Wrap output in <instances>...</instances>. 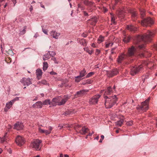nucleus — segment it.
<instances>
[{"mask_svg": "<svg viewBox=\"0 0 157 157\" xmlns=\"http://www.w3.org/2000/svg\"><path fill=\"white\" fill-rule=\"evenodd\" d=\"M154 33L148 31L146 33L142 36H138L135 39L134 43L138 45V48H135L132 46L131 48H128V55L129 56H135L138 51L139 49H141L144 47L143 44L146 42L150 41Z\"/></svg>", "mask_w": 157, "mask_h": 157, "instance_id": "obj_1", "label": "nucleus"}, {"mask_svg": "<svg viewBox=\"0 0 157 157\" xmlns=\"http://www.w3.org/2000/svg\"><path fill=\"white\" fill-rule=\"evenodd\" d=\"M105 105L107 108H111L116 103L117 98L115 95L113 96H105Z\"/></svg>", "mask_w": 157, "mask_h": 157, "instance_id": "obj_2", "label": "nucleus"}, {"mask_svg": "<svg viewBox=\"0 0 157 157\" xmlns=\"http://www.w3.org/2000/svg\"><path fill=\"white\" fill-rule=\"evenodd\" d=\"M69 97L68 95H64L63 97H58L53 99V102L54 104H57L59 105L64 104L69 99Z\"/></svg>", "mask_w": 157, "mask_h": 157, "instance_id": "obj_3", "label": "nucleus"}, {"mask_svg": "<svg viewBox=\"0 0 157 157\" xmlns=\"http://www.w3.org/2000/svg\"><path fill=\"white\" fill-rule=\"evenodd\" d=\"M150 98H148L145 101L141 103L140 105H138L136 107V109L138 111L141 110L143 111H146L148 108V105Z\"/></svg>", "mask_w": 157, "mask_h": 157, "instance_id": "obj_4", "label": "nucleus"}, {"mask_svg": "<svg viewBox=\"0 0 157 157\" xmlns=\"http://www.w3.org/2000/svg\"><path fill=\"white\" fill-rule=\"evenodd\" d=\"M41 142V140L38 139H34L31 142V147L35 148L36 150H39L41 148L40 144Z\"/></svg>", "mask_w": 157, "mask_h": 157, "instance_id": "obj_5", "label": "nucleus"}, {"mask_svg": "<svg viewBox=\"0 0 157 157\" xmlns=\"http://www.w3.org/2000/svg\"><path fill=\"white\" fill-rule=\"evenodd\" d=\"M83 2L85 5L87 6L86 10L89 12H92L94 9V3L92 1H90L88 0H84Z\"/></svg>", "mask_w": 157, "mask_h": 157, "instance_id": "obj_6", "label": "nucleus"}, {"mask_svg": "<svg viewBox=\"0 0 157 157\" xmlns=\"http://www.w3.org/2000/svg\"><path fill=\"white\" fill-rule=\"evenodd\" d=\"M153 23V21L151 18L148 17L142 21L141 24L143 26H147V25H150Z\"/></svg>", "mask_w": 157, "mask_h": 157, "instance_id": "obj_7", "label": "nucleus"}, {"mask_svg": "<svg viewBox=\"0 0 157 157\" xmlns=\"http://www.w3.org/2000/svg\"><path fill=\"white\" fill-rule=\"evenodd\" d=\"M143 66L140 65L138 67H132L130 72V74L132 75H134L140 71L142 68Z\"/></svg>", "mask_w": 157, "mask_h": 157, "instance_id": "obj_8", "label": "nucleus"}, {"mask_svg": "<svg viewBox=\"0 0 157 157\" xmlns=\"http://www.w3.org/2000/svg\"><path fill=\"white\" fill-rule=\"evenodd\" d=\"M80 126H78L75 128L77 132H79L81 134L84 135L86 133L88 132L89 130L88 128H86L85 127H82L81 129H79L80 128Z\"/></svg>", "mask_w": 157, "mask_h": 157, "instance_id": "obj_9", "label": "nucleus"}, {"mask_svg": "<svg viewBox=\"0 0 157 157\" xmlns=\"http://www.w3.org/2000/svg\"><path fill=\"white\" fill-rule=\"evenodd\" d=\"M33 80L32 78H24L20 80V82L23 84L24 86H28L32 84V81Z\"/></svg>", "mask_w": 157, "mask_h": 157, "instance_id": "obj_10", "label": "nucleus"}, {"mask_svg": "<svg viewBox=\"0 0 157 157\" xmlns=\"http://www.w3.org/2000/svg\"><path fill=\"white\" fill-rule=\"evenodd\" d=\"M101 97V95L99 94L96 95L94 96L89 100L90 104L92 105H95L96 104L98 101L99 99Z\"/></svg>", "mask_w": 157, "mask_h": 157, "instance_id": "obj_11", "label": "nucleus"}, {"mask_svg": "<svg viewBox=\"0 0 157 157\" xmlns=\"http://www.w3.org/2000/svg\"><path fill=\"white\" fill-rule=\"evenodd\" d=\"M15 142L16 144L19 146L22 145L25 143L24 138L20 136H18L16 138Z\"/></svg>", "mask_w": 157, "mask_h": 157, "instance_id": "obj_12", "label": "nucleus"}, {"mask_svg": "<svg viewBox=\"0 0 157 157\" xmlns=\"http://www.w3.org/2000/svg\"><path fill=\"white\" fill-rule=\"evenodd\" d=\"M118 73V71L117 69H114L112 71H108L107 73V75L108 77H112L117 75Z\"/></svg>", "mask_w": 157, "mask_h": 157, "instance_id": "obj_13", "label": "nucleus"}, {"mask_svg": "<svg viewBox=\"0 0 157 157\" xmlns=\"http://www.w3.org/2000/svg\"><path fill=\"white\" fill-rule=\"evenodd\" d=\"M128 12L130 13L133 20H135L137 18V13L134 10L131 9H129L128 10Z\"/></svg>", "mask_w": 157, "mask_h": 157, "instance_id": "obj_14", "label": "nucleus"}, {"mask_svg": "<svg viewBox=\"0 0 157 157\" xmlns=\"http://www.w3.org/2000/svg\"><path fill=\"white\" fill-rule=\"evenodd\" d=\"M53 128L52 127L50 126L48 128V130H44L40 128H39V132L41 133H45L46 135H48L49 134H50L51 132V131L52 130Z\"/></svg>", "mask_w": 157, "mask_h": 157, "instance_id": "obj_15", "label": "nucleus"}, {"mask_svg": "<svg viewBox=\"0 0 157 157\" xmlns=\"http://www.w3.org/2000/svg\"><path fill=\"white\" fill-rule=\"evenodd\" d=\"M23 127L22 123L18 122L15 124L13 128L17 130H20L22 129Z\"/></svg>", "mask_w": 157, "mask_h": 157, "instance_id": "obj_16", "label": "nucleus"}, {"mask_svg": "<svg viewBox=\"0 0 157 157\" xmlns=\"http://www.w3.org/2000/svg\"><path fill=\"white\" fill-rule=\"evenodd\" d=\"M87 23L92 25L95 26L97 22L96 17H93L87 20Z\"/></svg>", "mask_w": 157, "mask_h": 157, "instance_id": "obj_17", "label": "nucleus"}, {"mask_svg": "<svg viewBox=\"0 0 157 157\" xmlns=\"http://www.w3.org/2000/svg\"><path fill=\"white\" fill-rule=\"evenodd\" d=\"M88 91V90H80L79 91H78L77 92L75 96V97L77 98L78 97H80L84 95L85 93Z\"/></svg>", "mask_w": 157, "mask_h": 157, "instance_id": "obj_18", "label": "nucleus"}, {"mask_svg": "<svg viewBox=\"0 0 157 157\" xmlns=\"http://www.w3.org/2000/svg\"><path fill=\"white\" fill-rule=\"evenodd\" d=\"M43 103L41 101H38L34 104L33 107L34 108H41L42 107Z\"/></svg>", "mask_w": 157, "mask_h": 157, "instance_id": "obj_19", "label": "nucleus"}, {"mask_svg": "<svg viewBox=\"0 0 157 157\" xmlns=\"http://www.w3.org/2000/svg\"><path fill=\"white\" fill-rule=\"evenodd\" d=\"M50 35L53 38L57 39L60 35V33L56 32L55 31H52L50 33Z\"/></svg>", "mask_w": 157, "mask_h": 157, "instance_id": "obj_20", "label": "nucleus"}, {"mask_svg": "<svg viewBox=\"0 0 157 157\" xmlns=\"http://www.w3.org/2000/svg\"><path fill=\"white\" fill-rule=\"evenodd\" d=\"M42 71L41 70L38 69L36 70V74L37 79L39 80L40 79L42 75Z\"/></svg>", "mask_w": 157, "mask_h": 157, "instance_id": "obj_21", "label": "nucleus"}, {"mask_svg": "<svg viewBox=\"0 0 157 157\" xmlns=\"http://www.w3.org/2000/svg\"><path fill=\"white\" fill-rule=\"evenodd\" d=\"M127 28L128 30L133 32H135L137 29V28L136 27H134L132 25H127Z\"/></svg>", "mask_w": 157, "mask_h": 157, "instance_id": "obj_22", "label": "nucleus"}, {"mask_svg": "<svg viewBox=\"0 0 157 157\" xmlns=\"http://www.w3.org/2000/svg\"><path fill=\"white\" fill-rule=\"evenodd\" d=\"M78 42L81 45L84 46H86L87 45V42L86 40L84 39H78Z\"/></svg>", "mask_w": 157, "mask_h": 157, "instance_id": "obj_23", "label": "nucleus"}, {"mask_svg": "<svg viewBox=\"0 0 157 157\" xmlns=\"http://www.w3.org/2000/svg\"><path fill=\"white\" fill-rule=\"evenodd\" d=\"M125 55L124 54H122L121 55L119 56L117 59V62L118 63H121L122 61L125 58Z\"/></svg>", "mask_w": 157, "mask_h": 157, "instance_id": "obj_24", "label": "nucleus"}, {"mask_svg": "<svg viewBox=\"0 0 157 157\" xmlns=\"http://www.w3.org/2000/svg\"><path fill=\"white\" fill-rule=\"evenodd\" d=\"M112 93V89L110 87H108L106 90L105 91L104 94V98L105 96H107L106 95H108L111 94Z\"/></svg>", "mask_w": 157, "mask_h": 157, "instance_id": "obj_25", "label": "nucleus"}, {"mask_svg": "<svg viewBox=\"0 0 157 157\" xmlns=\"http://www.w3.org/2000/svg\"><path fill=\"white\" fill-rule=\"evenodd\" d=\"M7 133H6L3 137L0 138V142L1 143H4L5 141L7 142L9 141L8 140V138L7 136Z\"/></svg>", "mask_w": 157, "mask_h": 157, "instance_id": "obj_26", "label": "nucleus"}, {"mask_svg": "<svg viewBox=\"0 0 157 157\" xmlns=\"http://www.w3.org/2000/svg\"><path fill=\"white\" fill-rule=\"evenodd\" d=\"M43 105H54L55 104H54V102H53L52 101V102L50 101V100L49 99L45 100L43 103Z\"/></svg>", "mask_w": 157, "mask_h": 157, "instance_id": "obj_27", "label": "nucleus"}, {"mask_svg": "<svg viewBox=\"0 0 157 157\" xmlns=\"http://www.w3.org/2000/svg\"><path fill=\"white\" fill-rule=\"evenodd\" d=\"M80 75L79 76L81 78H82L85 76L87 74L86 71L85 69H83L81 71L79 72Z\"/></svg>", "mask_w": 157, "mask_h": 157, "instance_id": "obj_28", "label": "nucleus"}, {"mask_svg": "<svg viewBox=\"0 0 157 157\" xmlns=\"http://www.w3.org/2000/svg\"><path fill=\"white\" fill-rule=\"evenodd\" d=\"M130 39V37L126 36L124 38L123 40L124 43H127L129 42Z\"/></svg>", "mask_w": 157, "mask_h": 157, "instance_id": "obj_29", "label": "nucleus"}, {"mask_svg": "<svg viewBox=\"0 0 157 157\" xmlns=\"http://www.w3.org/2000/svg\"><path fill=\"white\" fill-rule=\"evenodd\" d=\"M123 122V120H121L117 121L115 122V123L117 126L120 127L122 125Z\"/></svg>", "mask_w": 157, "mask_h": 157, "instance_id": "obj_30", "label": "nucleus"}, {"mask_svg": "<svg viewBox=\"0 0 157 157\" xmlns=\"http://www.w3.org/2000/svg\"><path fill=\"white\" fill-rule=\"evenodd\" d=\"M50 58V56L48 53L45 54L43 57V59L44 60H45L49 59Z\"/></svg>", "mask_w": 157, "mask_h": 157, "instance_id": "obj_31", "label": "nucleus"}, {"mask_svg": "<svg viewBox=\"0 0 157 157\" xmlns=\"http://www.w3.org/2000/svg\"><path fill=\"white\" fill-rule=\"evenodd\" d=\"M48 64L47 62H44L43 63V70L45 71L47 69Z\"/></svg>", "mask_w": 157, "mask_h": 157, "instance_id": "obj_32", "label": "nucleus"}, {"mask_svg": "<svg viewBox=\"0 0 157 157\" xmlns=\"http://www.w3.org/2000/svg\"><path fill=\"white\" fill-rule=\"evenodd\" d=\"M73 126V125H70L69 124H63V125H59V127H61V128H60V129H61V128H65V127H72Z\"/></svg>", "mask_w": 157, "mask_h": 157, "instance_id": "obj_33", "label": "nucleus"}, {"mask_svg": "<svg viewBox=\"0 0 157 157\" xmlns=\"http://www.w3.org/2000/svg\"><path fill=\"white\" fill-rule=\"evenodd\" d=\"M84 50L90 55H91L93 52L94 51L93 50H92L91 51H90L88 48H84Z\"/></svg>", "mask_w": 157, "mask_h": 157, "instance_id": "obj_34", "label": "nucleus"}, {"mask_svg": "<svg viewBox=\"0 0 157 157\" xmlns=\"http://www.w3.org/2000/svg\"><path fill=\"white\" fill-rule=\"evenodd\" d=\"M38 84L40 85L41 84L46 85L47 84V82L45 80H42L41 81H39L37 82Z\"/></svg>", "mask_w": 157, "mask_h": 157, "instance_id": "obj_35", "label": "nucleus"}, {"mask_svg": "<svg viewBox=\"0 0 157 157\" xmlns=\"http://www.w3.org/2000/svg\"><path fill=\"white\" fill-rule=\"evenodd\" d=\"M91 12H89L87 10V11H83V15L85 17H88L89 15H90V13Z\"/></svg>", "mask_w": 157, "mask_h": 157, "instance_id": "obj_36", "label": "nucleus"}, {"mask_svg": "<svg viewBox=\"0 0 157 157\" xmlns=\"http://www.w3.org/2000/svg\"><path fill=\"white\" fill-rule=\"evenodd\" d=\"M104 37L101 36H100L99 37L98 39V43H100L101 42L104 41Z\"/></svg>", "mask_w": 157, "mask_h": 157, "instance_id": "obj_37", "label": "nucleus"}, {"mask_svg": "<svg viewBox=\"0 0 157 157\" xmlns=\"http://www.w3.org/2000/svg\"><path fill=\"white\" fill-rule=\"evenodd\" d=\"M81 78H82L80 77L79 75L77 77H75V81L77 82H79L82 79Z\"/></svg>", "mask_w": 157, "mask_h": 157, "instance_id": "obj_38", "label": "nucleus"}, {"mask_svg": "<svg viewBox=\"0 0 157 157\" xmlns=\"http://www.w3.org/2000/svg\"><path fill=\"white\" fill-rule=\"evenodd\" d=\"M7 52L8 54L10 56H13L14 55L13 51L11 49H9Z\"/></svg>", "mask_w": 157, "mask_h": 157, "instance_id": "obj_39", "label": "nucleus"}, {"mask_svg": "<svg viewBox=\"0 0 157 157\" xmlns=\"http://www.w3.org/2000/svg\"><path fill=\"white\" fill-rule=\"evenodd\" d=\"M141 15L142 17H144L145 14V11L143 8L140 9V10Z\"/></svg>", "mask_w": 157, "mask_h": 157, "instance_id": "obj_40", "label": "nucleus"}, {"mask_svg": "<svg viewBox=\"0 0 157 157\" xmlns=\"http://www.w3.org/2000/svg\"><path fill=\"white\" fill-rule=\"evenodd\" d=\"M5 60L7 63H9L11 62V59L10 57H7L5 58Z\"/></svg>", "mask_w": 157, "mask_h": 157, "instance_id": "obj_41", "label": "nucleus"}, {"mask_svg": "<svg viewBox=\"0 0 157 157\" xmlns=\"http://www.w3.org/2000/svg\"><path fill=\"white\" fill-rule=\"evenodd\" d=\"M148 53L147 52H144V53H142L141 54H139V55L140 57H142L146 56L148 54Z\"/></svg>", "mask_w": 157, "mask_h": 157, "instance_id": "obj_42", "label": "nucleus"}, {"mask_svg": "<svg viewBox=\"0 0 157 157\" xmlns=\"http://www.w3.org/2000/svg\"><path fill=\"white\" fill-rule=\"evenodd\" d=\"M78 8L81 9L82 10H83L84 9V6L81 3H79L78 5Z\"/></svg>", "mask_w": 157, "mask_h": 157, "instance_id": "obj_43", "label": "nucleus"}, {"mask_svg": "<svg viewBox=\"0 0 157 157\" xmlns=\"http://www.w3.org/2000/svg\"><path fill=\"white\" fill-rule=\"evenodd\" d=\"M12 106V105L9 102H8L6 104V107L8 109H10Z\"/></svg>", "mask_w": 157, "mask_h": 157, "instance_id": "obj_44", "label": "nucleus"}, {"mask_svg": "<svg viewBox=\"0 0 157 157\" xmlns=\"http://www.w3.org/2000/svg\"><path fill=\"white\" fill-rule=\"evenodd\" d=\"M94 74V72H90L86 76V78H89L92 75H93Z\"/></svg>", "mask_w": 157, "mask_h": 157, "instance_id": "obj_45", "label": "nucleus"}, {"mask_svg": "<svg viewBox=\"0 0 157 157\" xmlns=\"http://www.w3.org/2000/svg\"><path fill=\"white\" fill-rule=\"evenodd\" d=\"M26 27L25 26L24 27V29L23 30L20 32V33L21 35H23L25 34L26 32Z\"/></svg>", "mask_w": 157, "mask_h": 157, "instance_id": "obj_46", "label": "nucleus"}, {"mask_svg": "<svg viewBox=\"0 0 157 157\" xmlns=\"http://www.w3.org/2000/svg\"><path fill=\"white\" fill-rule=\"evenodd\" d=\"M123 12L121 11L119 13L118 17H119L123 18L124 17V15L123 13Z\"/></svg>", "mask_w": 157, "mask_h": 157, "instance_id": "obj_47", "label": "nucleus"}, {"mask_svg": "<svg viewBox=\"0 0 157 157\" xmlns=\"http://www.w3.org/2000/svg\"><path fill=\"white\" fill-rule=\"evenodd\" d=\"M113 44V43H109L106 44L105 45V47L107 48H108L110 46H112Z\"/></svg>", "mask_w": 157, "mask_h": 157, "instance_id": "obj_48", "label": "nucleus"}, {"mask_svg": "<svg viewBox=\"0 0 157 157\" xmlns=\"http://www.w3.org/2000/svg\"><path fill=\"white\" fill-rule=\"evenodd\" d=\"M48 54H49L50 56H54L56 55L55 53L53 52H48Z\"/></svg>", "mask_w": 157, "mask_h": 157, "instance_id": "obj_49", "label": "nucleus"}, {"mask_svg": "<svg viewBox=\"0 0 157 157\" xmlns=\"http://www.w3.org/2000/svg\"><path fill=\"white\" fill-rule=\"evenodd\" d=\"M92 82V80L91 79H88L86 80V84H91Z\"/></svg>", "mask_w": 157, "mask_h": 157, "instance_id": "obj_50", "label": "nucleus"}, {"mask_svg": "<svg viewBox=\"0 0 157 157\" xmlns=\"http://www.w3.org/2000/svg\"><path fill=\"white\" fill-rule=\"evenodd\" d=\"M126 124L128 126H131L133 124V122L132 121H129L128 122H127L126 123Z\"/></svg>", "mask_w": 157, "mask_h": 157, "instance_id": "obj_51", "label": "nucleus"}, {"mask_svg": "<svg viewBox=\"0 0 157 157\" xmlns=\"http://www.w3.org/2000/svg\"><path fill=\"white\" fill-rule=\"evenodd\" d=\"M153 49L157 51V44H154L153 47Z\"/></svg>", "mask_w": 157, "mask_h": 157, "instance_id": "obj_52", "label": "nucleus"}, {"mask_svg": "<svg viewBox=\"0 0 157 157\" xmlns=\"http://www.w3.org/2000/svg\"><path fill=\"white\" fill-rule=\"evenodd\" d=\"M148 78L147 75H145V76H143V78H143L142 80L143 81V82H144L145 79L146 78Z\"/></svg>", "mask_w": 157, "mask_h": 157, "instance_id": "obj_53", "label": "nucleus"}, {"mask_svg": "<svg viewBox=\"0 0 157 157\" xmlns=\"http://www.w3.org/2000/svg\"><path fill=\"white\" fill-rule=\"evenodd\" d=\"M100 51L99 50L97 49L96 50L95 54L96 55H98L100 53Z\"/></svg>", "mask_w": 157, "mask_h": 157, "instance_id": "obj_54", "label": "nucleus"}, {"mask_svg": "<svg viewBox=\"0 0 157 157\" xmlns=\"http://www.w3.org/2000/svg\"><path fill=\"white\" fill-rule=\"evenodd\" d=\"M104 136L103 135H101V138L100 139V140H99V142L100 143H101L102 142V140L104 139Z\"/></svg>", "mask_w": 157, "mask_h": 157, "instance_id": "obj_55", "label": "nucleus"}, {"mask_svg": "<svg viewBox=\"0 0 157 157\" xmlns=\"http://www.w3.org/2000/svg\"><path fill=\"white\" fill-rule=\"evenodd\" d=\"M15 101L13 99L10 101L9 102L12 105L15 102Z\"/></svg>", "mask_w": 157, "mask_h": 157, "instance_id": "obj_56", "label": "nucleus"}, {"mask_svg": "<svg viewBox=\"0 0 157 157\" xmlns=\"http://www.w3.org/2000/svg\"><path fill=\"white\" fill-rule=\"evenodd\" d=\"M115 20V17L113 16L112 17H111V21H112V22L113 23H114Z\"/></svg>", "mask_w": 157, "mask_h": 157, "instance_id": "obj_57", "label": "nucleus"}, {"mask_svg": "<svg viewBox=\"0 0 157 157\" xmlns=\"http://www.w3.org/2000/svg\"><path fill=\"white\" fill-rule=\"evenodd\" d=\"M102 10L104 13H105L107 11V9L104 7H103Z\"/></svg>", "mask_w": 157, "mask_h": 157, "instance_id": "obj_58", "label": "nucleus"}, {"mask_svg": "<svg viewBox=\"0 0 157 157\" xmlns=\"http://www.w3.org/2000/svg\"><path fill=\"white\" fill-rule=\"evenodd\" d=\"M42 31L45 34H47L48 31L46 30L42 29Z\"/></svg>", "mask_w": 157, "mask_h": 157, "instance_id": "obj_59", "label": "nucleus"}, {"mask_svg": "<svg viewBox=\"0 0 157 157\" xmlns=\"http://www.w3.org/2000/svg\"><path fill=\"white\" fill-rule=\"evenodd\" d=\"M73 113V112H70L69 111H67L66 112V114H71Z\"/></svg>", "mask_w": 157, "mask_h": 157, "instance_id": "obj_60", "label": "nucleus"}, {"mask_svg": "<svg viewBox=\"0 0 157 157\" xmlns=\"http://www.w3.org/2000/svg\"><path fill=\"white\" fill-rule=\"evenodd\" d=\"M15 101H18L19 100V98L18 97H17L15 98L14 99H13Z\"/></svg>", "mask_w": 157, "mask_h": 157, "instance_id": "obj_61", "label": "nucleus"}, {"mask_svg": "<svg viewBox=\"0 0 157 157\" xmlns=\"http://www.w3.org/2000/svg\"><path fill=\"white\" fill-rule=\"evenodd\" d=\"M40 6H41V7L45 9L44 6V5H42V2H40Z\"/></svg>", "mask_w": 157, "mask_h": 157, "instance_id": "obj_62", "label": "nucleus"}, {"mask_svg": "<svg viewBox=\"0 0 157 157\" xmlns=\"http://www.w3.org/2000/svg\"><path fill=\"white\" fill-rule=\"evenodd\" d=\"M91 46L93 48H95L96 47L95 44L94 43H93L91 45Z\"/></svg>", "mask_w": 157, "mask_h": 157, "instance_id": "obj_63", "label": "nucleus"}, {"mask_svg": "<svg viewBox=\"0 0 157 157\" xmlns=\"http://www.w3.org/2000/svg\"><path fill=\"white\" fill-rule=\"evenodd\" d=\"M50 73L51 75H55L56 74V73L54 72L53 71L51 72Z\"/></svg>", "mask_w": 157, "mask_h": 157, "instance_id": "obj_64", "label": "nucleus"}]
</instances>
